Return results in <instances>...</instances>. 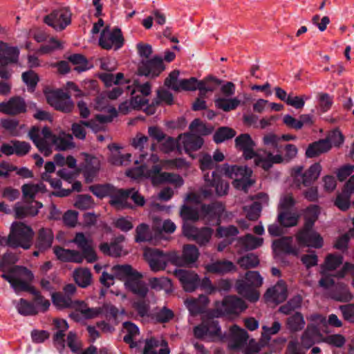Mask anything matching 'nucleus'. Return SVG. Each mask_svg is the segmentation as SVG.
I'll list each match as a JSON object with an SVG mask.
<instances>
[{"label":"nucleus","mask_w":354,"mask_h":354,"mask_svg":"<svg viewBox=\"0 0 354 354\" xmlns=\"http://www.w3.org/2000/svg\"><path fill=\"white\" fill-rule=\"evenodd\" d=\"M180 216L185 221V223H187V222L189 221H196L200 218H203L201 208L198 210L197 208L189 207L187 205H183L182 207Z\"/></svg>","instance_id":"obj_55"},{"label":"nucleus","mask_w":354,"mask_h":354,"mask_svg":"<svg viewBox=\"0 0 354 354\" xmlns=\"http://www.w3.org/2000/svg\"><path fill=\"white\" fill-rule=\"evenodd\" d=\"M144 257L147 261L150 269L158 272L164 270L167 267V254L156 248H145Z\"/></svg>","instance_id":"obj_19"},{"label":"nucleus","mask_w":354,"mask_h":354,"mask_svg":"<svg viewBox=\"0 0 354 354\" xmlns=\"http://www.w3.org/2000/svg\"><path fill=\"white\" fill-rule=\"evenodd\" d=\"M140 162L145 164L128 169L126 171L127 176L134 180L145 177L150 178L153 182L154 176L162 170V167L156 164L159 162V157L154 153H151L149 157L147 154L142 153L140 156Z\"/></svg>","instance_id":"obj_7"},{"label":"nucleus","mask_w":354,"mask_h":354,"mask_svg":"<svg viewBox=\"0 0 354 354\" xmlns=\"http://www.w3.org/2000/svg\"><path fill=\"white\" fill-rule=\"evenodd\" d=\"M299 215L290 210H279V222L285 227H292L297 225Z\"/></svg>","instance_id":"obj_50"},{"label":"nucleus","mask_w":354,"mask_h":354,"mask_svg":"<svg viewBox=\"0 0 354 354\" xmlns=\"http://www.w3.org/2000/svg\"><path fill=\"white\" fill-rule=\"evenodd\" d=\"M48 102L55 109L69 112L73 107L71 97L62 91L51 92L46 95Z\"/></svg>","instance_id":"obj_21"},{"label":"nucleus","mask_w":354,"mask_h":354,"mask_svg":"<svg viewBox=\"0 0 354 354\" xmlns=\"http://www.w3.org/2000/svg\"><path fill=\"white\" fill-rule=\"evenodd\" d=\"M342 262L343 257L341 254H328L326 257L324 263L322 266V274L326 277L330 271L335 270Z\"/></svg>","instance_id":"obj_42"},{"label":"nucleus","mask_w":354,"mask_h":354,"mask_svg":"<svg viewBox=\"0 0 354 354\" xmlns=\"http://www.w3.org/2000/svg\"><path fill=\"white\" fill-rule=\"evenodd\" d=\"M73 276L76 283L82 288H86L91 283V273L87 268H80L75 269Z\"/></svg>","instance_id":"obj_48"},{"label":"nucleus","mask_w":354,"mask_h":354,"mask_svg":"<svg viewBox=\"0 0 354 354\" xmlns=\"http://www.w3.org/2000/svg\"><path fill=\"white\" fill-rule=\"evenodd\" d=\"M26 111L24 100L19 97L10 98L0 103V112L7 115H17Z\"/></svg>","instance_id":"obj_28"},{"label":"nucleus","mask_w":354,"mask_h":354,"mask_svg":"<svg viewBox=\"0 0 354 354\" xmlns=\"http://www.w3.org/2000/svg\"><path fill=\"white\" fill-rule=\"evenodd\" d=\"M1 277L10 284L17 294L21 291L29 292L33 288L30 283L34 279V274L25 267H12L6 273H3Z\"/></svg>","instance_id":"obj_5"},{"label":"nucleus","mask_w":354,"mask_h":354,"mask_svg":"<svg viewBox=\"0 0 354 354\" xmlns=\"http://www.w3.org/2000/svg\"><path fill=\"white\" fill-rule=\"evenodd\" d=\"M53 239V233L50 229H41L39 232L36 245L39 250H45L51 247Z\"/></svg>","instance_id":"obj_45"},{"label":"nucleus","mask_w":354,"mask_h":354,"mask_svg":"<svg viewBox=\"0 0 354 354\" xmlns=\"http://www.w3.org/2000/svg\"><path fill=\"white\" fill-rule=\"evenodd\" d=\"M237 263L243 269H249L257 267L259 264V259L257 255L250 253L239 258Z\"/></svg>","instance_id":"obj_60"},{"label":"nucleus","mask_w":354,"mask_h":354,"mask_svg":"<svg viewBox=\"0 0 354 354\" xmlns=\"http://www.w3.org/2000/svg\"><path fill=\"white\" fill-rule=\"evenodd\" d=\"M305 324L304 316L300 313H296L287 319V327L292 332L302 330Z\"/></svg>","instance_id":"obj_57"},{"label":"nucleus","mask_w":354,"mask_h":354,"mask_svg":"<svg viewBox=\"0 0 354 354\" xmlns=\"http://www.w3.org/2000/svg\"><path fill=\"white\" fill-rule=\"evenodd\" d=\"M319 284L327 290V295L330 298L337 301L348 302L353 298L348 285L343 282L335 283L333 279L323 277Z\"/></svg>","instance_id":"obj_10"},{"label":"nucleus","mask_w":354,"mask_h":354,"mask_svg":"<svg viewBox=\"0 0 354 354\" xmlns=\"http://www.w3.org/2000/svg\"><path fill=\"white\" fill-rule=\"evenodd\" d=\"M54 253L62 261L81 263L83 261V256L76 250L56 247L54 248Z\"/></svg>","instance_id":"obj_36"},{"label":"nucleus","mask_w":354,"mask_h":354,"mask_svg":"<svg viewBox=\"0 0 354 354\" xmlns=\"http://www.w3.org/2000/svg\"><path fill=\"white\" fill-rule=\"evenodd\" d=\"M71 242L74 243L82 250L83 259H86L88 262H94L97 259L91 239L86 237L83 233L79 232L75 234Z\"/></svg>","instance_id":"obj_22"},{"label":"nucleus","mask_w":354,"mask_h":354,"mask_svg":"<svg viewBox=\"0 0 354 354\" xmlns=\"http://www.w3.org/2000/svg\"><path fill=\"white\" fill-rule=\"evenodd\" d=\"M44 21L56 31H62L71 24V12L67 8L55 9L44 17Z\"/></svg>","instance_id":"obj_14"},{"label":"nucleus","mask_w":354,"mask_h":354,"mask_svg":"<svg viewBox=\"0 0 354 354\" xmlns=\"http://www.w3.org/2000/svg\"><path fill=\"white\" fill-rule=\"evenodd\" d=\"M174 273L186 292H193L198 287L199 277L194 271L176 269Z\"/></svg>","instance_id":"obj_23"},{"label":"nucleus","mask_w":354,"mask_h":354,"mask_svg":"<svg viewBox=\"0 0 354 354\" xmlns=\"http://www.w3.org/2000/svg\"><path fill=\"white\" fill-rule=\"evenodd\" d=\"M265 299L267 301L279 304L286 300L287 297V288L283 281H279L275 286L269 288L266 294Z\"/></svg>","instance_id":"obj_30"},{"label":"nucleus","mask_w":354,"mask_h":354,"mask_svg":"<svg viewBox=\"0 0 354 354\" xmlns=\"http://www.w3.org/2000/svg\"><path fill=\"white\" fill-rule=\"evenodd\" d=\"M322 167L319 163L313 164L310 168L304 172L302 166H296L292 169V176L298 186L303 184L304 186L310 185L319 176Z\"/></svg>","instance_id":"obj_15"},{"label":"nucleus","mask_w":354,"mask_h":354,"mask_svg":"<svg viewBox=\"0 0 354 354\" xmlns=\"http://www.w3.org/2000/svg\"><path fill=\"white\" fill-rule=\"evenodd\" d=\"M35 205L17 204L15 206V214L18 218H23L28 216H34L37 214L39 209L42 207V204L38 202H34Z\"/></svg>","instance_id":"obj_44"},{"label":"nucleus","mask_w":354,"mask_h":354,"mask_svg":"<svg viewBox=\"0 0 354 354\" xmlns=\"http://www.w3.org/2000/svg\"><path fill=\"white\" fill-rule=\"evenodd\" d=\"M268 202V196L266 194H260L258 195V201H254L252 205L244 207V212L247 217L252 221L257 220L261 212L263 205H267Z\"/></svg>","instance_id":"obj_33"},{"label":"nucleus","mask_w":354,"mask_h":354,"mask_svg":"<svg viewBox=\"0 0 354 354\" xmlns=\"http://www.w3.org/2000/svg\"><path fill=\"white\" fill-rule=\"evenodd\" d=\"M263 241L262 237L255 236L248 233L237 239L236 246L242 251H250L260 248L263 244Z\"/></svg>","instance_id":"obj_32"},{"label":"nucleus","mask_w":354,"mask_h":354,"mask_svg":"<svg viewBox=\"0 0 354 354\" xmlns=\"http://www.w3.org/2000/svg\"><path fill=\"white\" fill-rule=\"evenodd\" d=\"M96 121L81 122L80 123L73 124L72 131L73 135L78 139L84 140L86 137L85 127H90L93 131H100L103 127L102 125L95 124Z\"/></svg>","instance_id":"obj_40"},{"label":"nucleus","mask_w":354,"mask_h":354,"mask_svg":"<svg viewBox=\"0 0 354 354\" xmlns=\"http://www.w3.org/2000/svg\"><path fill=\"white\" fill-rule=\"evenodd\" d=\"M235 145L238 149L243 151L245 159L254 158L255 165L261 167L264 170H268L273 165L280 163L283 160L280 153L274 154L267 149H259L255 152V143L247 133L236 137Z\"/></svg>","instance_id":"obj_3"},{"label":"nucleus","mask_w":354,"mask_h":354,"mask_svg":"<svg viewBox=\"0 0 354 354\" xmlns=\"http://www.w3.org/2000/svg\"><path fill=\"white\" fill-rule=\"evenodd\" d=\"M330 147V143L327 139L321 140L310 145L306 149V155L308 158H313L326 152Z\"/></svg>","instance_id":"obj_46"},{"label":"nucleus","mask_w":354,"mask_h":354,"mask_svg":"<svg viewBox=\"0 0 354 354\" xmlns=\"http://www.w3.org/2000/svg\"><path fill=\"white\" fill-rule=\"evenodd\" d=\"M68 60L73 64L75 65L74 70L77 71L78 73L86 71L90 68V66L88 64V61L82 55H72L68 57Z\"/></svg>","instance_id":"obj_59"},{"label":"nucleus","mask_w":354,"mask_h":354,"mask_svg":"<svg viewBox=\"0 0 354 354\" xmlns=\"http://www.w3.org/2000/svg\"><path fill=\"white\" fill-rule=\"evenodd\" d=\"M111 155L109 162L116 166H125L131 162V155L130 153L122 154L120 149L116 146L109 147Z\"/></svg>","instance_id":"obj_43"},{"label":"nucleus","mask_w":354,"mask_h":354,"mask_svg":"<svg viewBox=\"0 0 354 354\" xmlns=\"http://www.w3.org/2000/svg\"><path fill=\"white\" fill-rule=\"evenodd\" d=\"M189 129L192 134L198 135H207L212 131V128H207L203 122L198 119H195L189 125Z\"/></svg>","instance_id":"obj_63"},{"label":"nucleus","mask_w":354,"mask_h":354,"mask_svg":"<svg viewBox=\"0 0 354 354\" xmlns=\"http://www.w3.org/2000/svg\"><path fill=\"white\" fill-rule=\"evenodd\" d=\"M301 297L299 295L293 297L288 302L279 308V311L285 315L290 314L292 311L299 308L301 304Z\"/></svg>","instance_id":"obj_64"},{"label":"nucleus","mask_w":354,"mask_h":354,"mask_svg":"<svg viewBox=\"0 0 354 354\" xmlns=\"http://www.w3.org/2000/svg\"><path fill=\"white\" fill-rule=\"evenodd\" d=\"M214 102L217 108L225 112L234 110L239 106L245 104L238 97H218L215 99Z\"/></svg>","instance_id":"obj_37"},{"label":"nucleus","mask_w":354,"mask_h":354,"mask_svg":"<svg viewBox=\"0 0 354 354\" xmlns=\"http://www.w3.org/2000/svg\"><path fill=\"white\" fill-rule=\"evenodd\" d=\"M51 299L54 306L57 308L62 309L71 308L80 313L82 317L85 319H93L99 313V310L90 309L87 304L82 301H73L69 296L64 295L59 292H51Z\"/></svg>","instance_id":"obj_8"},{"label":"nucleus","mask_w":354,"mask_h":354,"mask_svg":"<svg viewBox=\"0 0 354 354\" xmlns=\"http://www.w3.org/2000/svg\"><path fill=\"white\" fill-rule=\"evenodd\" d=\"M263 279L259 272L248 271L244 278L238 279L236 284L237 292L248 301L255 302L259 299V292L257 288L261 286Z\"/></svg>","instance_id":"obj_6"},{"label":"nucleus","mask_w":354,"mask_h":354,"mask_svg":"<svg viewBox=\"0 0 354 354\" xmlns=\"http://www.w3.org/2000/svg\"><path fill=\"white\" fill-rule=\"evenodd\" d=\"M225 176L233 180L234 187L246 192L252 182L250 179L252 171L249 167L225 164L222 168Z\"/></svg>","instance_id":"obj_9"},{"label":"nucleus","mask_w":354,"mask_h":354,"mask_svg":"<svg viewBox=\"0 0 354 354\" xmlns=\"http://www.w3.org/2000/svg\"><path fill=\"white\" fill-rule=\"evenodd\" d=\"M159 165L162 167V169H180L188 166L187 162L183 158L162 160Z\"/></svg>","instance_id":"obj_62"},{"label":"nucleus","mask_w":354,"mask_h":354,"mask_svg":"<svg viewBox=\"0 0 354 354\" xmlns=\"http://www.w3.org/2000/svg\"><path fill=\"white\" fill-rule=\"evenodd\" d=\"M142 278V274L136 271L135 274L125 281L124 286L126 289L133 294L144 297L147 294L148 288L145 282L141 280Z\"/></svg>","instance_id":"obj_27"},{"label":"nucleus","mask_w":354,"mask_h":354,"mask_svg":"<svg viewBox=\"0 0 354 354\" xmlns=\"http://www.w3.org/2000/svg\"><path fill=\"white\" fill-rule=\"evenodd\" d=\"M34 232L30 227L23 223H15L12 225L10 241L12 248H30L32 243Z\"/></svg>","instance_id":"obj_11"},{"label":"nucleus","mask_w":354,"mask_h":354,"mask_svg":"<svg viewBox=\"0 0 354 354\" xmlns=\"http://www.w3.org/2000/svg\"><path fill=\"white\" fill-rule=\"evenodd\" d=\"M183 229L186 237L196 241L201 245L207 243L213 234V230L210 227L198 228L189 223H184Z\"/></svg>","instance_id":"obj_20"},{"label":"nucleus","mask_w":354,"mask_h":354,"mask_svg":"<svg viewBox=\"0 0 354 354\" xmlns=\"http://www.w3.org/2000/svg\"><path fill=\"white\" fill-rule=\"evenodd\" d=\"M310 324L301 337V343L306 348H309L312 345L321 340L319 328L321 325L326 323V318L320 315L314 314L309 317Z\"/></svg>","instance_id":"obj_12"},{"label":"nucleus","mask_w":354,"mask_h":354,"mask_svg":"<svg viewBox=\"0 0 354 354\" xmlns=\"http://www.w3.org/2000/svg\"><path fill=\"white\" fill-rule=\"evenodd\" d=\"M203 218L211 221L216 219L219 224L222 221H229L234 216L232 212H226L224 205L221 203L201 205Z\"/></svg>","instance_id":"obj_17"},{"label":"nucleus","mask_w":354,"mask_h":354,"mask_svg":"<svg viewBox=\"0 0 354 354\" xmlns=\"http://www.w3.org/2000/svg\"><path fill=\"white\" fill-rule=\"evenodd\" d=\"M13 304L18 313L21 315L30 316L37 315L35 304L24 299H20L19 301H14Z\"/></svg>","instance_id":"obj_52"},{"label":"nucleus","mask_w":354,"mask_h":354,"mask_svg":"<svg viewBox=\"0 0 354 354\" xmlns=\"http://www.w3.org/2000/svg\"><path fill=\"white\" fill-rule=\"evenodd\" d=\"M95 108L100 111H106L109 115L99 114L96 116L95 121L100 125L110 122L117 115V111L114 107L107 105V100L105 97L100 96L97 98Z\"/></svg>","instance_id":"obj_29"},{"label":"nucleus","mask_w":354,"mask_h":354,"mask_svg":"<svg viewBox=\"0 0 354 354\" xmlns=\"http://www.w3.org/2000/svg\"><path fill=\"white\" fill-rule=\"evenodd\" d=\"M28 136L45 156L52 153L53 147L58 151H66L75 147L73 136L62 130L53 133L46 127L41 130L37 127H32Z\"/></svg>","instance_id":"obj_1"},{"label":"nucleus","mask_w":354,"mask_h":354,"mask_svg":"<svg viewBox=\"0 0 354 354\" xmlns=\"http://www.w3.org/2000/svg\"><path fill=\"white\" fill-rule=\"evenodd\" d=\"M182 254L185 266H189L197 261L199 257V252L195 245H186L183 247Z\"/></svg>","instance_id":"obj_54"},{"label":"nucleus","mask_w":354,"mask_h":354,"mask_svg":"<svg viewBox=\"0 0 354 354\" xmlns=\"http://www.w3.org/2000/svg\"><path fill=\"white\" fill-rule=\"evenodd\" d=\"M127 93L131 95L135 94L137 91L142 96L138 95L132 97L129 102H124L119 106V111L123 114H127L133 109H142L147 114L151 115L155 112L154 106H148L149 101L146 98L151 93V86L149 83L140 84L137 80H134L131 85L126 86Z\"/></svg>","instance_id":"obj_4"},{"label":"nucleus","mask_w":354,"mask_h":354,"mask_svg":"<svg viewBox=\"0 0 354 354\" xmlns=\"http://www.w3.org/2000/svg\"><path fill=\"white\" fill-rule=\"evenodd\" d=\"M115 278L119 279H124L125 281L129 279L136 270H133L129 265H118L111 268Z\"/></svg>","instance_id":"obj_58"},{"label":"nucleus","mask_w":354,"mask_h":354,"mask_svg":"<svg viewBox=\"0 0 354 354\" xmlns=\"http://www.w3.org/2000/svg\"><path fill=\"white\" fill-rule=\"evenodd\" d=\"M143 354H169L167 343L161 337L147 339Z\"/></svg>","instance_id":"obj_31"},{"label":"nucleus","mask_w":354,"mask_h":354,"mask_svg":"<svg viewBox=\"0 0 354 354\" xmlns=\"http://www.w3.org/2000/svg\"><path fill=\"white\" fill-rule=\"evenodd\" d=\"M45 189V186L42 183L37 184L27 183L21 187L23 196L26 199H33L37 194L44 192Z\"/></svg>","instance_id":"obj_51"},{"label":"nucleus","mask_w":354,"mask_h":354,"mask_svg":"<svg viewBox=\"0 0 354 354\" xmlns=\"http://www.w3.org/2000/svg\"><path fill=\"white\" fill-rule=\"evenodd\" d=\"M131 190L115 189L114 187L110 196L109 203L116 209L131 208L130 202Z\"/></svg>","instance_id":"obj_26"},{"label":"nucleus","mask_w":354,"mask_h":354,"mask_svg":"<svg viewBox=\"0 0 354 354\" xmlns=\"http://www.w3.org/2000/svg\"><path fill=\"white\" fill-rule=\"evenodd\" d=\"M149 283L152 289L156 290H163L167 292L172 290V283L167 277H153L149 279Z\"/></svg>","instance_id":"obj_53"},{"label":"nucleus","mask_w":354,"mask_h":354,"mask_svg":"<svg viewBox=\"0 0 354 354\" xmlns=\"http://www.w3.org/2000/svg\"><path fill=\"white\" fill-rule=\"evenodd\" d=\"M230 335L232 340L234 342V343L231 344L230 346L232 349H236L241 347L246 343L248 338V333L244 329L240 328L236 325L230 328Z\"/></svg>","instance_id":"obj_39"},{"label":"nucleus","mask_w":354,"mask_h":354,"mask_svg":"<svg viewBox=\"0 0 354 354\" xmlns=\"http://www.w3.org/2000/svg\"><path fill=\"white\" fill-rule=\"evenodd\" d=\"M100 169V162L98 158H91L86 160L84 169V174L87 182H91L96 176Z\"/></svg>","instance_id":"obj_49"},{"label":"nucleus","mask_w":354,"mask_h":354,"mask_svg":"<svg viewBox=\"0 0 354 354\" xmlns=\"http://www.w3.org/2000/svg\"><path fill=\"white\" fill-rule=\"evenodd\" d=\"M298 247L292 246V238L283 237L272 243L273 252L277 255L281 252L297 256L300 252L301 247L320 248L323 245V239L312 227H304L297 235Z\"/></svg>","instance_id":"obj_2"},{"label":"nucleus","mask_w":354,"mask_h":354,"mask_svg":"<svg viewBox=\"0 0 354 354\" xmlns=\"http://www.w3.org/2000/svg\"><path fill=\"white\" fill-rule=\"evenodd\" d=\"M29 292L35 295V298L32 303L35 304V308H36L37 314L46 312L50 305L49 301L41 296V294L34 288L30 290Z\"/></svg>","instance_id":"obj_56"},{"label":"nucleus","mask_w":354,"mask_h":354,"mask_svg":"<svg viewBox=\"0 0 354 354\" xmlns=\"http://www.w3.org/2000/svg\"><path fill=\"white\" fill-rule=\"evenodd\" d=\"M194 335L198 339L212 340L221 336V327L217 321L208 319L194 327Z\"/></svg>","instance_id":"obj_16"},{"label":"nucleus","mask_w":354,"mask_h":354,"mask_svg":"<svg viewBox=\"0 0 354 354\" xmlns=\"http://www.w3.org/2000/svg\"><path fill=\"white\" fill-rule=\"evenodd\" d=\"M163 183H169L178 187L184 184V180L183 178L178 174L168 172H161L160 171L154 176L153 183L158 184Z\"/></svg>","instance_id":"obj_41"},{"label":"nucleus","mask_w":354,"mask_h":354,"mask_svg":"<svg viewBox=\"0 0 354 354\" xmlns=\"http://www.w3.org/2000/svg\"><path fill=\"white\" fill-rule=\"evenodd\" d=\"M123 44V39L120 29L111 30L105 27L100 34L99 45L104 49L120 48Z\"/></svg>","instance_id":"obj_18"},{"label":"nucleus","mask_w":354,"mask_h":354,"mask_svg":"<svg viewBox=\"0 0 354 354\" xmlns=\"http://www.w3.org/2000/svg\"><path fill=\"white\" fill-rule=\"evenodd\" d=\"M236 135L235 131L229 127H221L214 135V140L216 143H221L226 140L233 138Z\"/></svg>","instance_id":"obj_61"},{"label":"nucleus","mask_w":354,"mask_h":354,"mask_svg":"<svg viewBox=\"0 0 354 354\" xmlns=\"http://www.w3.org/2000/svg\"><path fill=\"white\" fill-rule=\"evenodd\" d=\"M209 272L215 274H225L236 270L235 265L230 261H217L205 266Z\"/></svg>","instance_id":"obj_38"},{"label":"nucleus","mask_w":354,"mask_h":354,"mask_svg":"<svg viewBox=\"0 0 354 354\" xmlns=\"http://www.w3.org/2000/svg\"><path fill=\"white\" fill-rule=\"evenodd\" d=\"M204 180L207 186L215 187L217 195L223 196L227 193L229 185L227 182L221 180L216 172L213 171L211 175L204 174Z\"/></svg>","instance_id":"obj_34"},{"label":"nucleus","mask_w":354,"mask_h":354,"mask_svg":"<svg viewBox=\"0 0 354 354\" xmlns=\"http://www.w3.org/2000/svg\"><path fill=\"white\" fill-rule=\"evenodd\" d=\"M164 70L162 59L155 57L147 61H142L138 68V75L154 77Z\"/></svg>","instance_id":"obj_25"},{"label":"nucleus","mask_w":354,"mask_h":354,"mask_svg":"<svg viewBox=\"0 0 354 354\" xmlns=\"http://www.w3.org/2000/svg\"><path fill=\"white\" fill-rule=\"evenodd\" d=\"M123 332L125 333L123 339L129 344L131 348H136L140 342H137L140 335L139 328L136 325L131 322H124L123 324Z\"/></svg>","instance_id":"obj_35"},{"label":"nucleus","mask_w":354,"mask_h":354,"mask_svg":"<svg viewBox=\"0 0 354 354\" xmlns=\"http://www.w3.org/2000/svg\"><path fill=\"white\" fill-rule=\"evenodd\" d=\"M247 308L245 303L235 296H227L220 302L215 303L213 315L219 317L224 315L239 313Z\"/></svg>","instance_id":"obj_13"},{"label":"nucleus","mask_w":354,"mask_h":354,"mask_svg":"<svg viewBox=\"0 0 354 354\" xmlns=\"http://www.w3.org/2000/svg\"><path fill=\"white\" fill-rule=\"evenodd\" d=\"M123 240L124 237L120 236L110 245L106 243L101 244L100 249L104 254L110 255L112 257H119L122 254V246L120 245V243Z\"/></svg>","instance_id":"obj_47"},{"label":"nucleus","mask_w":354,"mask_h":354,"mask_svg":"<svg viewBox=\"0 0 354 354\" xmlns=\"http://www.w3.org/2000/svg\"><path fill=\"white\" fill-rule=\"evenodd\" d=\"M203 144V140L199 136L185 133L179 136L177 148L178 151L184 150L187 153L199 149Z\"/></svg>","instance_id":"obj_24"}]
</instances>
